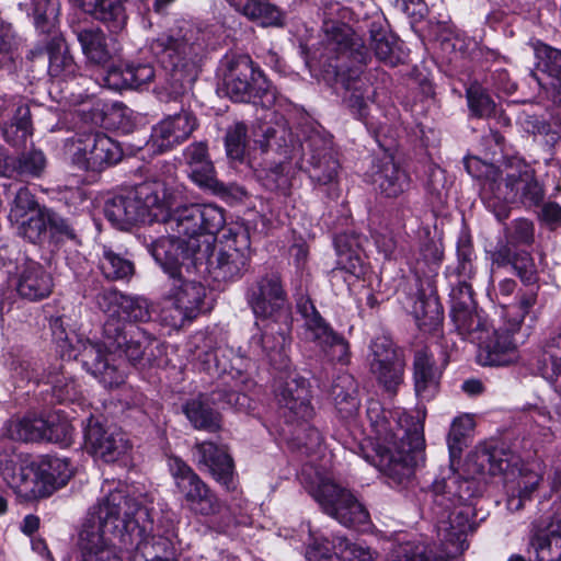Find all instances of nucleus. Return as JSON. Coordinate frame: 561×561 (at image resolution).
I'll return each instance as SVG.
<instances>
[{"label": "nucleus", "instance_id": "obj_1", "mask_svg": "<svg viewBox=\"0 0 561 561\" xmlns=\"http://www.w3.org/2000/svg\"><path fill=\"white\" fill-rule=\"evenodd\" d=\"M115 288H104L95 296L100 310L108 314L103 324V342L79 341L77 356L83 367L104 387L116 388L125 382L127 371L123 355L135 365L144 357L150 337L135 324H128L121 312L126 300Z\"/></svg>", "mask_w": 561, "mask_h": 561}, {"label": "nucleus", "instance_id": "obj_2", "mask_svg": "<svg viewBox=\"0 0 561 561\" xmlns=\"http://www.w3.org/2000/svg\"><path fill=\"white\" fill-rule=\"evenodd\" d=\"M160 221L172 236L161 237L148 247L163 272L178 271L180 263L202 265L215 243V234L226 222L224 209L213 204H191L170 211L167 192Z\"/></svg>", "mask_w": 561, "mask_h": 561}, {"label": "nucleus", "instance_id": "obj_3", "mask_svg": "<svg viewBox=\"0 0 561 561\" xmlns=\"http://www.w3.org/2000/svg\"><path fill=\"white\" fill-rule=\"evenodd\" d=\"M149 508L123 490L110 492L90 507L78 533L79 561H123L111 535L146 530Z\"/></svg>", "mask_w": 561, "mask_h": 561}, {"label": "nucleus", "instance_id": "obj_4", "mask_svg": "<svg viewBox=\"0 0 561 561\" xmlns=\"http://www.w3.org/2000/svg\"><path fill=\"white\" fill-rule=\"evenodd\" d=\"M465 167L470 175L482 179L481 197L501 221L508 218V203L533 208L543 202L546 192L535 170L519 157L505 158L501 167L470 158Z\"/></svg>", "mask_w": 561, "mask_h": 561}, {"label": "nucleus", "instance_id": "obj_5", "mask_svg": "<svg viewBox=\"0 0 561 561\" xmlns=\"http://www.w3.org/2000/svg\"><path fill=\"white\" fill-rule=\"evenodd\" d=\"M150 50L169 71V78L159 89L162 102L178 101L195 80L206 47L205 32L184 22L150 42Z\"/></svg>", "mask_w": 561, "mask_h": 561}, {"label": "nucleus", "instance_id": "obj_6", "mask_svg": "<svg viewBox=\"0 0 561 561\" xmlns=\"http://www.w3.org/2000/svg\"><path fill=\"white\" fill-rule=\"evenodd\" d=\"M474 479L462 478L449 470L431 486L432 512L437 535L444 545L443 556L449 560L468 548L467 534L473 530L472 508L467 504L477 493Z\"/></svg>", "mask_w": 561, "mask_h": 561}, {"label": "nucleus", "instance_id": "obj_7", "mask_svg": "<svg viewBox=\"0 0 561 561\" xmlns=\"http://www.w3.org/2000/svg\"><path fill=\"white\" fill-rule=\"evenodd\" d=\"M0 476L21 499L31 501L51 495L72 476L67 459L45 456L38 461L20 456L0 459Z\"/></svg>", "mask_w": 561, "mask_h": 561}, {"label": "nucleus", "instance_id": "obj_8", "mask_svg": "<svg viewBox=\"0 0 561 561\" xmlns=\"http://www.w3.org/2000/svg\"><path fill=\"white\" fill-rule=\"evenodd\" d=\"M388 484L407 488L424 459L423 424L405 409H388Z\"/></svg>", "mask_w": 561, "mask_h": 561}, {"label": "nucleus", "instance_id": "obj_9", "mask_svg": "<svg viewBox=\"0 0 561 561\" xmlns=\"http://www.w3.org/2000/svg\"><path fill=\"white\" fill-rule=\"evenodd\" d=\"M167 186L160 180L123 187L104 205V215L113 226L128 229L146 221H160Z\"/></svg>", "mask_w": 561, "mask_h": 561}, {"label": "nucleus", "instance_id": "obj_10", "mask_svg": "<svg viewBox=\"0 0 561 561\" xmlns=\"http://www.w3.org/2000/svg\"><path fill=\"white\" fill-rule=\"evenodd\" d=\"M536 306V294L528 291L520 297L517 305L508 307L503 314L505 325L496 329L488 327L479 345L478 360L483 366H506L518 358L517 343L514 337L520 329L525 317Z\"/></svg>", "mask_w": 561, "mask_h": 561}, {"label": "nucleus", "instance_id": "obj_11", "mask_svg": "<svg viewBox=\"0 0 561 561\" xmlns=\"http://www.w3.org/2000/svg\"><path fill=\"white\" fill-rule=\"evenodd\" d=\"M222 81L227 95L234 102L252 103L263 108H270L276 102V89L249 56L227 58Z\"/></svg>", "mask_w": 561, "mask_h": 561}, {"label": "nucleus", "instance_id": "obj_12", "mask_svg": "<svg viewBox=\"0 0 561 561\" xmlns=\"http://www.w3.org/2000/svg\"><path fill=\"white\" fill-rule=\"evenodd\" d=\"M250 237L247 230L229 229L218 245L213 243L204 259L214 282L232 283L241 279L251 266Z\"/></svg>", "mask_w": 561, "mask_h": 561}, {"label": "nucleus", "instance_id": "obj_13", "mask_svg": "<svg viewBox=\"0 0 561 561\" xmlns=\"http://www.w3.org/2000/svg\"><path fill=\"white\" fill-rule=\"evenodd\" d=\"M65 153L84 171H101L123 158L119 144L102 133L76 134L66 140Z\"/></svg>", "mask_w": 561, "mask_h": 561}, {"label": "nucleus", "instance_id": "obj_14", "mask_svg": "<svg viewBox=\"0 0 561 561\" xmlns=\"http://www.w3.org/2000/svg\"><path fill=\"white\" fill-rule=\"evenodd\" d=\"M312 496L322 511L341 525L362 530L369 528V513L351 490L330 480H321Z\"/></svg>", "mask_w": 561, "mask_h": 561}, {"label": "nucleus", "instance_id": "obj_15", "mask_svg": "<svg viewBox=\"0 0 561 561\" xmlns=\"http://www.w3.org/2000/svg\"><path fill=\"white\" fill-rule=\"evenodd\" d=\"M168 467L176 493L191 512L202 516L219 512L220 503L216 494L185 461L172 456L168 460Z\"/></svg>", "mask_w": 561, "mask_h": 561}, {"label": "nucleus", "instance_id": "obj_16", "mask_svg": "<svg viewBox=\"0 0 561 561\" xmlns=\"http://www.w3.org/2000/svg\"><path fill=\"white\" fill-rule=\"evenodd\" d=\"M245 300L256 318L272 319L289 308L288 295L277 271L259 276L245 290Z\"/></svg>", "mask_w": 561, "mask_h": 561}, {"label": "nucleus", "instance_id": "obj_17", "mask_svg": "<svg viewBox=\"0 0 561 561\" xmlns=\"http://www.w3.org/2000/svg\"><path fill=\"white\" fill-rule=\"evenodd\" d=\"M262 151L274 152L279 156L278 165L267 174L265 185L270 190L285 192L288 188V178L283 174L285 161L299 158L301 154L300 142L295 144L293 133L285 122H276L274 125H265L262 128V138L257 139Z\"/></svg>", "mask_w": 561, "mask_h": 561}, {"label": "nucleus", "instance_id": "obj_18", "mask_svg": "<svg viewBox=\"0 0 561 561\" xmlns=\"http://www.w3.org/2000/svg\"><path fill=\"white\" fill-rule=\"evenodd\" d=\"M299 168L318 185H332L337 179L339 161L331 154V140L317 130L300 142Z\"/></svg>", "mask_w": 561, "mask_h": 561}, {"label": "nucleus", "instance_id": "obj_19", "mask_svg": "<svg viewBox=\"0 0 561 561\" xmlns=\"http://www.w3.org/2000/svg\"><path fill=\"white\" fill-rule=\"evenodd\" d=\"M197 266L180 263L175 273L165 272L172 280L165 299L171 302L178 312L180 324H183L185 320L195 319L204 308L206 287L199 282L186 279L183 275V271L191 274Z\"/></svg>", "mask_w": 561, "mask_h": 561}, {"label": "nucleus", "instance_id": "obj_20", "mask_svg": "<svg viewBox=\"0 0 561 561\" xmlns=\"http://www.w3.org/2000/svg\"><path fill=\"white\" fill-rule=\"evenodd\" d=\"M298 309L311 339L332 360L344 362L348 355L346 340L331 328L310 300L299 302Z\"/></svg>", "mask_w": 561, "mask_h": 561}, {"label": "nucleus", "instance_id": "obj_21", "mask_svg": "<svg viewBox=\"0 0 561 561\" xmlns=\"http://www.w3.org/2000/svg\"><path fill=\"white\" fill-rule=\"evenodd\" d=\"M84 447L94 457L114 462L127 453L129 445L124 433L104 427L98 419L90 416L84 425Z\"/></svg>", "mask_w": 561, "mask_h": 561}, {"label": "nucleus", "instance_id": "obj_22", "mask_svg": "<svg viewBox=\"0 0 561 561\" xmlns=\"http://www.w3.org/2000/svg\"><path fill=\"white\" fill-rule=\"evenodd\" d=\"M196 115L188 110L169 115L151 131L150 144L156 152L162 153L186 141L198 127Z\"/></svg>", "mask_w": 561, "mask_h": 561}, {"label": "nucleus", "instance_id": "obj_23", "mask_svg": "<svg viewBox=\"0 0 561 561\" xmlns=\"http://www.w3.org/2000/svg\"><path fill=\"white\" fill-rule=\"evenodd\" d=\"M182 157L190 179L201 188L220 196L230 194V187L216 176L206 141L192 142L183 150Z\"/></svg>", "mask_w": 561, "mask_h": 561}, {"label": "nucleus", "instance_id": "obj_24", "mask_svg": "<svg viewBox=\"0 0 561 561\" xmlns=\"http://www.w3.org/2000/svg\"><path fill=\"white\" fill-rule=\"evenodd\" d=\"M307 561H373V551L346 537L336 535L330 541L325 537L312 538L306 550Z\"/></svg>", "mask_w": 561, "mask_h": 561}, {"label": "nucleus", "instance_id": "obj_25", "mask_svg": "<svg viewBox=\"0 0 561 561\" xmlns=\"http://www.w3.org/2000/svg\"><path fill=\"white\" fill-rule=\"evenodd\" d=\"M275 398L287 422L307 420L312 415L308 382L302 377L289 376L276 389Z\"/></svg>", "mask_w": 561, "mask_h": 561}, {"label": "nucleus", "instance_id": "obj_26", "mask_svg": "<svg viewBox=\"0 0 561 561\" xmlns=\"http://www.w3.org/2000/svg\"><path fill=\"white\" fill-rule=\"evenodd\" d=\"M27 58L34 62L41 61L43 66L48 60V75L59 81L72 80L78 72V66L60 36H54L45 48L36 47L30 50Z\"/></svg>", "mask_w": 561, "mask_h": 561}, {"label": "nucleus", "instance_id": "obj_27", "mask_svg": "<svg viewBox=\"0 0 561 561\" xmlns=\"http://www.w3.org/2000/svg\"><path fill=\"white\" fill-rule=\"evenodd\" d=\"M327 48L334 51L337 58L345 57L356 65H365L369 58L363 39L354 30L344 23L324 22Z\"/></svg>", "mask_w": 561, "mask_h": 561}, {"label": "nucleus", "instance_id": "obj_28", "mask_svg": "<svg viewBox=\"0 0 561 561\" xmlns=\"http://www.w3.org/2000/svg\"><path fill=\"white\" fill-rule=\"evenodd\" d=\"M444 366L438 365L428 347L417 350L413 358L414 390L421 400H432L439 390Z\"/></svg>", "mask_w": 561, "mask_h": 561}, {"label": "nucleus", "instance_id": "obj_29", "mask_svg": "<svg viewBox=\"0 0 561 561\" xmlns=\"http://www.w3.org/2000/svg\"><path fill=\"white\" fill-rule=\"evenodd\" d=\"M289 337L284 331H275L268 328L260 334L253 335L249 341V347L254 355L265 357L276 369L288 367L287 347Z\"/></svg>", "mask_w": 561, "mask_h": 561}, {"label": "nucleus", "instance_id": "obj_30", "mask_svg": "<svg viewBox=\"0 0 561 561\" xmlns=\"http://www.w3.org/2000/svg\"><path fill=\"white\" fill-rule=\"evenodd\" d=\"M197 463L204 466L214 479L227 489L233 482V462L231 457L211 442L196 443L195 454Z\"/></svg>", "mask_w": 561, "mask_h": 561}, {"label": "nucleus", "instance_id": "obj_31", "mask_svg": "<svg viewBox=\"0 0 561 561\" xmlns=\"http://www.w3.org/2000/svg\"><path fill=\"white\" fill-rule=\"evenodd\" d=\"M529 543L536 561H561V513L549 523L535 526Z\"/></svg>", "mask_w": 561, "mask_h": 561}, {"label": "nucleus", "instance_id": "obj_32", "mask_svg": "<svg viewBox=\"0 0 561 561\" xmlns=\"http://www.w3.org/2000/svg\"><path fill=\"white\" fill-rule=\"evenodd\" d=\"M467 470L472 474L496 476L506 472L511 465V454L504 448L479 445L467 459Z\"/></svg>", "mask_w": 561, "mask_h": 561}, {"label": "nucleus", "instance_id": "obj_33", "mask_svg": "<svg viewBox=\"0 0 561 561\" xmlns=\"http://www.w3.org/2000/svg\"><path fill=\"white\" fill-rule=\"evenodd\" d=\"M53 279L49 273L36 262H27L18 280V293L28 300H39L51 293Z\"/></svg>", "mask_w": 561, "mask_h": 561}, {"label": "nucleus", "instance_id": "obj_34", "mask_svg": "<svg viewBox=\"0 0 561 561\" xmlns=\"http://www.w3.org/2000/svg\"><path fill=\"white\" fill-rule=\"evenodd\" d=\"M127 0H81L84 12L105 23L112 32L122 31L127 22Z\"/></svg>", "mask_w": 561, "mask_h": 561}, {"label": "nucleus", "instance_id": "obj_35", "mask_svg": "<svg viewBox=\"0 0 561 561\" xmlns=\"http://www.w3.org/2000/svg\"><path fill=\"white\" fill-rule=\"evenodd\" d=\"M174 541L169 536L152 535L141 540L129 561H176Z\"/></svg>", "mask_w": 561, "mask_h": 561}, {"label": "nucleus", "instance_id": "obj_36", "mask_svg": "<svg viewBox=\"0 0 561 561\" xmlns=\"http://www.w3.org/2000/svg\"><path fill=\"white\" fill-rule=\"evenodd\" d=\"M210 404L209 394L193 399L183 407V412L194 428L214 433L221 427L220 414Z\"/></svg>", "mask_w": 561, "mask_h": 561}, {"label": "nucleus", "instance_id": "obj_37", "mask_svg": "<svg viewBox=\"0 0 561 561\" xmlns=\"http://www.w3.org/2000/svg\"><path fill=\"white\" fill-rule=\"evenodd\" d=\"M77 38L88 62L105 66L112 59L107 38L100 28H82L77 33Z\"/></svg>", "mask_w": 561, "mask_h": 561}, {"label": "nucleus", "instance_id": "obj_38", "mask_svg": "<svg viewBox=\"0 0 561 561\" xmlns=\"http://www.w3.org/2000/svg\"><path fill=\"white\" fill-rule=\"evenodd\" d=\"M450 317L459 335L473 343L481 340V335L489 327L486 319L477 312L476 306L451 308Z\"/></svg>", "mask_w": 561, "mask_h": 561}, {"label": "nucleus", "instance_id": "obj_39", "mask_svg": "<svg viewBox=\"0 0 561 561\" xmlns=\"http://www.w3.org/2000/svg\"><path fill=\"white\" fill-rule=\"evenodd\" d=\"M337 264L355 276L363 274V263L359 255V238L353 233H340L334 239Z\"/></svg>", "mask_w": 561, "mask_h": 561}, {"label": "nucleus", "instance_id": "obj_40", "mask_svg": "<svg viewBox=\"0 0 561 561\" xmlns=\"http://www.w3.org/2000/svg\"><path fill=\"white\" fill-rule=\"evenodd\" d=\"M537 67L551 79V87L556 91L554 101L561 111V50L546 44L536 47Z\"/></svg>", "mask_w": 561, "mask_h": 561}, {"label": "nucleus", "instance_id": "obj_41", "mask_svg": "<svg viewBox=\"0 0 561 561\" xmlns=\"http://www.w3.org/2000/svg\"><path fill=\"white\" fill-rule=\"evenodd\" d=\"M99 253V267L105 278L110 280L129 279L134 272V263L115 252L108 245H101Z\"/></svg>", "mask_w": 561, "mask_h": 561}, {"label": "nucleus", "instance_id": "obj_42", "mask_svg": "<svg viewBox=\"0 0 561 561\" xmlns=\"http://www.w3.org/2000/svg\"><path fill=\"white\" fill-rule=\"evenodd\" d=\"M46 165V157L38 149L23 151L14 158H9L10 176L16 174L24 179H38L43 176Z\"/></svg>", "mask_w": 561, "mask_h": 561}, {"label": "nucleus", "instance_id": "obj_43", "mask_svg": "<svg viewBox=\"0 0 561 561\" xmlns=\"http://www.w3.org/2000/svg\"><path fill=\"white\" fill-rule=\"evenodd\" d=\"M330 396L336 409L344 416L352 415L359 405L356 397V385L348 374L337 376L331 386Z\"/></svg>", "mask_w": 561, "mask_h": 561}, {"label": "nucleus", "instance_id": "obj_44", "mask_svg": "<svg viewBox=\"0 0 561 561\" xmlns=\"http://www.w3.org/2000/svg\"><path fill=\"white\" fill-rule=\"evenodd\" d=\"M391 541L392 561H448L443 554H436L423 542Z\"/></svg>", "mask_w": 561, "mask_h": 561}, {"label": "nucleus", "instance_id": "obj_45", "mask_svg": "<svg viewBox=\"0 0 561 561\" xmlns=\"http://www.w3.org/2000/svg\"><path fill=\"white\" fill-rule=\"evenodd\" d=\"M511 266L513 267L516 276L520 279L522 284L527 287V289L518 291V301L524 294L533 291L536 294L537 304L540 289L539 273L531 254L527 251H518Z\"/></svg>", "mask_w": 561, "mask_h": 561}, {"label": "nucleus", "instance_id": "obj_46", "mask_svg": "<svg viewBox=\"0 0 561 561\" xmlns=\"http://www.w3.org/2000/svg\"><path fill=\"white\" fill-rule=\"evenodd\" d=\"M46 419L23 417L10 421L7 434L11 439L21 442H42L45 437Z\"/></svg>", "mask_w": 561, "mask_h": 561}, {"label": "nucleus", "instance_id": "obj_47", "mask_svg": "<svg viewBox=\"0 0 561 561\" xmlns=\"http://www.w3.org/2000/svg\"><path fill=\"white\" fill-rule=\"evenodd\" d=\"M417 325L425 331H435L443 321V308L436 296H421L413 308Z\"/></svg>", "mask_w": 561, "mask_h": 561}, {"label": "nucleus", "instance_id": "obj_48", "mask_svg": "<svg viewBox=\"0 0 561 561\" xmlns=\"http://www.w3.org/2000/svg\"><path fill=\"white\" fill-rule=\"evenodd\" d=\"M473 430V420L469 415H461L456 417L450 426L447 444L449 449V456L451 465L447 470V474H449V470H454V461L459 458L463 448L467 447L468 437Z\"/></svg>", "mask_w": 561, "mask_h": 561}, {"label": "nucleus", "instance_id": "obj_49", "mask_svg": "<svg viewBox=\"0 0 561 561\" xmlns=\"http://www.w3.org/2000/svg\"><path fill=\"white\" fill-rule=\"evenodd\" d=\"M457 265L453 270H448L449 279L470 280L476 275L473 265L474 251L471 239L467 234L459 237L456 249Z\"/></svg>", "mask_w": 561, "mask_h": 561}, {"label": "nucleus", "instance_id": "obj_50", "mask_svg": "<svg viewBox=\"0 0 561 561\" xmlns=\"http://www.w3.org/2000/svg\"><path fill=\"white\" fill-rule=\"evenodd\" d=\"M11 224L16 227L20 237L34 244L42 243L47 238L46 206Z\"/></svg>", "mask_w": 561, "mask_h": 561}, {"label": "nucleus", "instance_id": "obj_51", "mask_svg": "<svg viewBox=\"0 0 561 561\" xmlns=\"http://www.w3.org/2000/svg\"><path fill=\"white\" fill-rule=\"evenodd\" d=\"M20 118L0 124L4 140L14 147L23 146L28 136L32 135V123L30 107L19 111Z\"/></svg>", "mask_w": 561, "mask_h": 561}, {"label": "nucleus", "instance_id": "obj_52", "mask_svg": "<svg viewBox=\"0 0 561 561\" xmlns=\"http://www.w3.org/2000/svg\"><path fill=\"white\" fill-rule=\"evenodd\" d=\"M45 382L51 386L53 397L60 403L75 402L80 398L77 381L65 371H49Z\"/></svg>", "mask_w": 561, "mask_h": 561}, {"label": "nucleus", "instance_id": "obj_53", "mask_svg": "<svg viewBox=\"0 0 561 561\" xmlns=\"http://www.w3.org/2000/svg\"><path fill=\"white\" fill-rule=\"evenodd\" d=\"M405 351L388 341V396L396 394L404 385Z\"/></svg>", "mask_w": 561, "mask_h": 561}, {"label": "nucleus", "instance_id": "obj_54", "mask_svg": "<svg viewBox=\"0 0 561 561\" xmlns=\"http://www.w3.org/2000/svg\"><path fill=\"white\" fill-rule=\"evenodd\" d=\"M466 98L472 116L478 118H490L495 115V102L481 84H470L466 90Z\"/></svg>", "mask_w": 561, "mask_h": 561}, {"label": "nucleus", "instance_id": "obj_55", "mask_svg": "<svg viewBox=\"0 0 561 561\" xmlns=\"http://www.w3.org/2000/svg\"><path fill=\"white\" fill-rule=\"evenodd\" d=\"M213 405L219 409L232 408L239 412H247L252 408V400L248 394L233 388H218L210 392Z\"/></svg>", "mask_w": 561, "mask_h": 561}, {"label": "nucleus", "instance_id": "obj_56", "mask_svg": "<svg viewBox=\"0 0 561 561\" xmlns=\"http://www.w3.org/2000/svg\"><path fill=\"white\" fill-rule=\"evenodd\" d=\"M59 16L58 0H37L34 8L36 28L44 34H50L57 25Z\"/></svg>", "mask_w": 561, "mask_h": 561}, {"label": "nucleus", "instance_id": "obj_57", "mask_svg": "<svg viewBox=\"0 0 561 561\" xmlns=\"http://www.w3.org/2000/svg\"><path fill=\"white\" fill-rule=\"evenodd\" d=\"M43 208L37 203L35 195L26 186H21L14 194V197L10 204L9 219L10 221L23 219Z\"/></svg>", "mask_w": 561, "mask_h": 561}, {"label": "nucleus", "instance_id": "obj_58", "mask_svg": "<svg viewBox=\"0 0 561 561\" xmlns=\"http://www.w3.org/2000/svg\"><path fill=\"white\" fill-rule=\"evenodd\" d=\"M542 481V471L540 465L533 463L522 467L518 474L508 486L515 489L516 492L524 493V496H530L538 489Z\"/></svg>", "mask_w": 561, "mask_h": 561}, {"label": "nucleus", "instance_id": "obj_59", "mask_svg": "<svg viewBox=\"0 0 561 561\" xmlns=\"http://www.w3.org/2000/svg\"><path fill=\"white\" fill-rule=\"evenodd\" d=\"M47 237L55 241L75 240L76 231L69 219L46 207Z\"/></svg>", "mask_w": 561, "mask_h": 561}, {"label": "nucleus", "instance_id": "obj_60", "mask_svg": "<svg viewBox=\"0 0 561 561\" xmlns=\"http://www.w3.org/2000/svg\"><path fill=\"white\" fill-rule=\"evenodd\" d=\"M248 144V128L243 123H234L226 133L225 145L229 158L241 160Z\"/></svg>", "mask_w": 561, "mask_h": 561}, {"label": "nucleus", "instance_id": "obj_61", "mask_svg": "<svg viewBox=\"0 0 561 561\" xmlns=\"http://www.w3.org/2000/svg\"><path fill=\"white\" fill-rule=\"evenodd\" d=\"M504 236L515 245H529L535 238L534 224L528 219L518 218L505 228Z\"/></svg>", "mask_w": 561, "mask_h": 561}, {"label": "nucleus", "instance_id": "obj_62", "mask_svg": "<svg viewBox=\"0 0 561 561\" xmlns=\"http://www.w3.org/2000/svg\"><path fill=\"white\" fill-rule=\"evenodd\" d=\"M44 440L67 446L72 439L71 424L58 416H50L46 420Z\"/></svg>", "mask_w": 561, "mask_h": 561}, {"label": "nucleus", "instance_id": "obj_63", "mask_svg": "<svg viewBox=\"0 0 561 561\" xmlns=\"http://www.w3.org/2000/svg\"><path fill=\"white\" fill-rule=\"evenodd\" d=\"M350 77L344 83L347 94L344 96V102L346 105L352 110V112L358 116L364 117L365 116V108H366V101L364 98V93L362 92L360 88L357 85L355 81H352L351 79L358 76L359 70L354 69L350 70Z\"/></svg>", "mask_w": 561, "mask_h": 561}, {"label": "nucleus", "instance_id": "obj_64", "mask_svg": "<svg viewBox=\"0 0 561 561\" xmlns=\"http://www.w3.org/2000/svg\"><path fill=\"white\" fill-rule=\"evenodd\" d=\"M126 318L128 324L131 322H146L150 319L148 304L142 298L126 297L123 305L121 318ZM127 323V321H125Z\"/></svg>", "mask_w": 561, "mask_h": 561}]
</instances>
